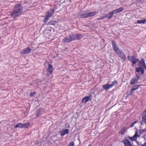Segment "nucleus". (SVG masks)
I'll return each instance as SVG.
<instances>
[{"mask_svg":"<svg viewBox=\"0 0 146 146\" xmlns=\"http://www.w3.org/2000/svg\"><path fill=\"white\" fill-rule=\"evenodd\" d=\"M23 10V7L20 4H17L14 7L11 13V16L13 18H16L19 16Z\"/></svg>","mask_w":146,"mask_h":146,"instance_id":"1","label":"nucleus"},{"mask_svg":"<svg viewBox=\"0 0 146 146\" xmlns=\"http://www.w3.org/2000/svg\"><path fill=\"white\" fill-rule=\"evenodd\" d=\"M112 45L113 50L118 55V56L121 59L125 61L126 60V57L124 53L120 50L117 46L116 43L113 40L111 41Z\"/></svg>","mask_w":146,"mask_h":146,"instance_id":"2","label":"nucleus"},{"mask_svg":"<svg viewBox=\"0 0 146 146\" xmlns=\"http://www.w3.org/2000/svg\"><path fill=\"white\" fill-rule=\"evenodd\" d=\"M54 13V10L53 8L50 9L48 11L45 13V18L46 20H43V22H46L49 19V18L52 16Z\"/></svg>","mask_w":146,"mask_h":146,"instance_id":"3","label":"nucleus"},{"mask_svg":"<svg viewBox=\"0 0 146 146\" xmlns=\"http://www.w3.org/2000/svg\"><path fill=\"white\" fill-rule=\"evenodd\" d=\"M69 36L71 42L73 40L80 39L83 37V35L79 33L72 34L70 35Z\"/></svg>","mask_w":146,"mask_h":146,"instance_id":"4","label":"nucleus"},{"mask_svg":"<svg viewBox=\"0 0 146 146\" xmlns=\"http://www.w3.org/2000/svg\"><path fill=\"white\" fill-rule=\"evenodd\" d=\"M98 12L96 11L84 13L81 14L80 17L81 18H87L94 16Z\"/></svg>","mask_w":146,"mask_h":146,"instance_id":"5","label":"nucleus"},{"mask_svg":"<svg viewBox=\"0 0 146 146\" xmlns=\"http://www.w3.org/2000/svg\"><path fill=\"white\" fill-rule=\"evenodd\" d=\"M127 59L130 62L132 63V65L135 64L139 61V60L134 56L131 57L130 56H129L127 57Z\"/></svg>","mask_w":146,"mask_h":146,"instance_id":"6","label":"nucleus"},{"mask_svg":"<svg viewBox=\"0 0 146 146\" xmlns=\"http://www.w3.org/2000/svg\"><path fill=\"white\" fill-rule=\"evenodd\" d=\"M54 69L52 65H51L49 63H48V67L47 68V70L48 72L47 73V75L49 76V73L50 74L52 75V78H53V76L52 75V73L53 72Z\"/></svg>","mask_w":146,"mask_h":146,"instance_id":"7","label":"nucleus"},{"mask_svg":"<svg viewBox=\"0 0 146 146\" xmlns=\"http://www.w3.org/2000/svg\"><path fill=\"white\" fill-rule=\"evenodd\" d=\"M43 33L45 36L48 38H50L51 34V30L48 29H46L44 30Z\"/></svg>","mask_w":146,"mask_h":146,"instance_id":"8","label":"nucleus"},{"mask_svg":"<svg viewBox=\"0 0 146 146\" xmlns=\"http://www.w3.org/2000/svg\"><path fill=\"white\" fill-rule=\"evenodd\" d=\"M31 51V49L29 47L22 50L21 53L22 54H27L30 53Z\"/></svg>","mask_w":146,"mask_h":146,"instance_id":"9","label":"nucleus"},{"mask_svg":"<svg viewBox=\"0 0 146 146\" xmlns=\"http://www.w3.org/2000/svg\"><path fill=\"white\" fill-rule=\"evenodd\" d=\"M139 66L143 68L146 69V65L144 59H141L139 62Z\"/></svg>","mask_w":146,"mask_h":146,"instance_id":"10","label":"nucleus"},{"mask_svg":"<svg viewBox=\"0 0 146 146\" xmlns=\"http://www.w3.org/2000/svg\"><path fill=\"white\" fill-rule=\"evenodd\" d=\"M61 135L62 136H64L66 134H68L69 133V130L67 129H65L64 130L62 129L61 131L60 132Z\"/></svg>","mask_w":146,"mask_h":146,"instance_id":"11","label":"nucleus"},{"mask_svg":"<svg viewBox=\"0 0 146 146\" xmlns=\"http://www.w3.org/2000/svg\"><path fill=\"white\" fill-rule=\"evenodd\" d=\"M44 110L43 109H41L38 110L36 111V116L37 117H38L39 116H40L41 114L42 113H41V112H44Z\"/></svg>","mask_w":146,"mask_h":146,"instance_id":"12","label":"nucleus"},{"mask_svg":"<svg viewBox=\"0 0 146 146\" xmlns=\"http://www.w3.org/2000/svg\"><path fill=\"white\" fill-rule=\"evenodd\" d=\"M57 22L55 20L50 21L47 24V25H55L56 23Z\"/></svg>","mask_w":146,"mask_h":146,"instance_id":"13","label":"nucleus"},{"mask_svg":"<svg viewBox=\"0 0 146 146\" xmlns=\"http://www.w3.org/2000/svg\"><path fill=\"white\" fill-rule=\"evenodd\" d=\"M138 79H136L135 78H132L130 80V84L131 85H133L136 83L138 82Z\"/></svg>","mask_w":146,"mask_h":146,"instance_id":"14","label":"nucleus"},{"mask_svg":"<svg viewBox=\"0 0 146 146\" xmlns=\"http://www.w3.org/2000/svg\"><path fill=\"white\" fill-rule=\"evenodd\" d=\"M62 42L65 43H68L71 42L69 36L68 38L65 37L62 40Z\"/></svg>","mask_w":146,"mask_h":146,"instance_id":"15","label":"nucleus"},{"mask_svg":"<svg viewBox=\"0 0 146 146\" xmlns=\"http://www.w3.org/2000/svg\"><path fill=\"white\" fill-rule=\"evenodd\" d=\"M110 86V84H106L103 85V88L104 90H107L111 88Z\"/></svg>","mask_w":146,"mask_h":146,"instance_id":"16","label":"nucleus"},{"mask_svg":"<svg viewBox=\"0 0 146 146\" xmlns=\"http://www.w3.org/2000/svg\"><path fill=\"white\" fill-rule=\"evenodd\" d=\"M125 146H132L131 142L128 140H126L124 141Z\"/></svg>","mask_w":146,"mask_h":146,"instance_id":"17","label":"nucleus"},{"mask_svg":"<svg viewBox=\"0 0 146 146\" xmlns=\"http://www.w3.org/2000/svg\"><path fill=\"white\" fill-rule=\"evenodd\" d=\"M30 125L29 123H27L22 124V128H28Z\"/></svg>","mask_w":146,"mask_h":146,"instance_id":"18","label":"nucleus"},{"mask_svg":"<svg viewBox=\"0 0 146 146\" xmlns=\"http://www.w3.org/2000/svg\"><path fill=\"white\" fill-rule=\"evenodd\" d=\"M90 97L89 96H86L82 99V102L84 103H86L89 100Z\"/></svg>","mask_w":146,"mask_h":146,"instance_id":"19","label":"nucleus"},{"mask_svg":"<svg viewBox=\"0 0 146 146\" xmlns=\"http://www.w3.org/2000/svg\"><path fill=\"white\" fill-rule=\"evenodd\" d=\"M126 129V127L125 126L123 127L120 130L119 132V133L122 135H123L125 131V130Z\"/></svg>","mask_w":146,"mask_h":146,"instance_id":"20","label":"nucleus"},{"mask_svg":"<svg viewBox=\"0 0 146 146\" xmlns=\"http://www.w3.org/2000/svg\"><path fill=\"white\" fill-rule=\"evenodd\" d=\"M146 22V20L145 19H144L143 20H139L137 21V22L138 24H144Z\"/></svg>","mask_w":146,"mask_h":146,"instance_id":"21","label":"nucleus"},{"mask_svg":"<svg viewBox=\"0 0 146 146\" xmlns=\"http://www.w3.org/2000/svg\"><path fill=\"white\" fill-rule=\"evenodd\" d=\"M118 84V82L117 80H114L113 81L111 84H110L111 87L112 88L113 86H114L115 85H117Z\"/></svg>","mask_w":146,"mask_h":146,"instance_id":"22","label":"nucleus"},{"mask_svg":"<svg viewBox=\"0 0 146 146\" xmlns=\"http://www.w3.org/2000/svg\"><path fill=\"white\" fill-rule=\"evenodd\" d=\"M112 12H110L107 14H106V15H108V17H107L108 18V20L110 19L113 16V14H112Z\"/></svg>","mask_w":146,"mask_h":146,"instance_id":"23","label":"nucleus"},{"mask_svg":"<svg viewBox=\"0 0 146 146\" xmlns=\"http://www.w3.org/2000/svg\"><path fill=\"white\" fill-rule=\"evenodd\" d=\"M14 127L15 128H17V127L22 128V123H19L18 124L15 125L14 126Z\"/></svg>","mask_w":146,"mask_h":146,"instance_id":"24","label":"nucleus"},{"mask_svg":"<svg viewBox=\"0 0 146 146\" xmlns=\"http://www.w3.org/2000/svg\"><path fill=\"white\" fill-rule=\"evenodd\" d=\"M142 121L146 124V113L143 116Z\"/></svg>","mask_w":146,"mask_h":146,"instance_id":"25","label":"nucleus"},{"mask_svg":"<svg viewBox=\"0 0 146 146\" xmlns=\"http://www.w3.org/2000/svg\"><path fill=\"white\" fill-rule=\"evenodd\" d=\"M140 86V85H136L134 86V87L131 90H135L138 89L139 86Z\"/></svg>","mask_w":146,"mask_h":146,"instance_id":"26","label":"nucleus"},{"mask_svg":"<svg viewBox=\"0 0 146 146\" xmlns=\"http://www.w3.org/2000/svg\"><path fill=\"white\" fill-rule=\"evenodd\" d=\"M124 9L123 7H120L116 9L117 13L122 11Z\"/></svg>","mask_w":146,"mask_h":146,"instance_id":"27","label":"nucleus"},{"mask_svg":"<svg viewBox=\"0 0 146 146\" xmlns=\"http://www.w3.org/2000/svg\"><path fill=\"white\" fill-rule=\"evenodd\" d=\"M129 139L131 141H135L137 139L134 136L132 137H129Z\"/></svg>","mask_w":146,"mask_h":146,"instance_id":"28","label":"nucleus"},{"mask_svg":"<svg viewBox=\"0 0 146 146\" xmlns=\"http://www.w3.org/2000/svg\"><path fill=\"white\" fill-rule=\"evenodd\" d=\"M108 17V15L104 14V16L100 18H98L97 19L98 20H101L102 19H104Z\"/></svg>","mask_w":146,"mask_h":146,"instance_id":"29","label":"nucleus"},{"mask_svg":"<svg viewBox=\"0 0 146 146\" xmlns=\"http://www.w3.org/2000/svg\"><path fill=\"white\" fill-rule=\"evenodd\" d=\"M142 68L141 67L138 68L136 67L135 68L136 71L137 72H139L141 71Z\"/></svg>","mask_w":146,"mask_h":146,"instance_id":"30","label":"nucleus"},{"mask_svg":"<svg viewBox=\"0 0 146 146\" xmlns=\"http://www.w3.org/2000/svg\"><path fill=\"white\" fill-rule=\"evenodd\" d=\"M138 122V120H136L133 123H132L130 125V127H133L134 126V124Z\"/></svg>","mask_w":146,"mask_h":146,"instance_id":"31","label":"nucleus"},{"mask_svg":"<svg viewBox=\"0 0 146 146\" xmlns=\"http://www.w3.org/2000/svg\"><path fill=\"white\" fill-rule=\"evenodd\" d=\"M74 144L73 141L70 142L68 146H74Z\"/></svg>","mask_w":146,"mask_h":146,"instance_id":"32","label":"nucleus"},{"mask_svg":"<svg viewBox=\"0 0 146 146\" xmlns=\"http://www.w3.org/2000/svg\"><path fill=\"white\" fill-rule=\"evenodd\" d=\"M137 131H136V133L134 135V136L136 138L137 137L139 136V135L137 133Z\"/></svg>","mask_w":146,"mask_h":146,"instance_id":"33","label":"nucleus"},{"mask_svg":"<svg viewBox=\"0 0 146 146\" xmlns=\"http://www.w3.org/2000/svg\"><path fill=\"white\" fill-rule=\"evenodd\" d=\"M36 93V92H31L30 94V96H33Z\"/></svg>","mask_w":146,"mask_h":146,"instance_id":"34","label":"nucleus"},{"mask_svg":"<svg viewBox=\"0 0 146 146\" xmlns=\"http://www.w3.org/2000/svg\"><path fill=\"white\" fill-rule=\"evenodd\" d=\"M112 12V14H115L117 13V12L116 11V9L112 11L111 12Z\"/></svg>","mask_w":146,"mask_h":146,"instance_id":"35","label":"nucleus"},{"mask_svg":"<svg viewBox=\"0 0 146 146\" xmlns=\"http://www.w3.org/2000/svg\"><path fill=\"white\" fill-rule=\"evenodd\" d=\"M144 68H142V69L141 70V74H143L144 73Z\"/></svg>","mask_w":146,"mask_h":146,"instance_id":"36","label":"nucleus"},{"mask_svg":"<svg viewBox=\"0 0 146 146\" xmlns=\"http://www.w3.org/2000/svg\"><path fill=\"white\" fill-rule=\"evenodd\" d=\"M141 146H146V142H145L143 144H142Z\"/></svg>","mask_w":146,"mask_h":146,"instance_id":"37","label":"nucleus"},{"mask_svg":"<svg viewBox=\"0 0 146 146\" xmlns=\"http://www.w3.org/2000/svg\"><path fill=\"white\" fill-rule=\"evenodd\" d=\"M132 90V89H131V90H130V92L131 93H133V91H134V90Z\"/></svg>","mask_w":146,"mask_h":146,"instance_id":"38","label":"nucleus"},{"mask_svg":"<svg viewBox=\"0 0 146 146\" xmlns=\"http://www.w3.org/2000/svg\"><path fill=\"white\" fill-rule=\"evenodd\" d=\"M144 112H146V109L144 111Z\"/></svg>","mask_w":146,"mask_h":146,"instance_id":"39","label":"nucleus"},{"mask_svg":"<svg viewBox=\"0 0 146 146\" xmlns=\"http://www.w3.org/2000/svg\"><path fill=\"white\" fill-rule=\"evenodd\" d=\"M91 145H89V146H91Z\"/></svg>","mask_w":146,"mask_h":146,"instance_id":"40","label":"nucleus"}]
</instances>
